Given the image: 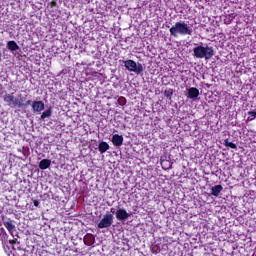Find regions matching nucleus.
Segmentation results:
<instances>
[{"instance_id": "obj_18", "label": "nucleus", "mask_w": 256, "mask_h": 256, "mask_svg": "<svg viewBox=\"0 0 256 256\" xmlns=\"http://www.w3.org/2000/svg\"><path fill=\"white\" fill-rule=\"evenodd\" d=\"M164 96L171 101V98L173 97V89L169 88L164 91Z\"/></svg>"}, {"instance_id": "obj_7", "label": "nucleus", "mask_w": 256, "mask_h": 256, "mask_svg": "<svg viewBox=\"0 0 256 256\" xmlns=\"http://www.w3.org/2000/svg\"><path fill=\"white\" fill-rule=\"evenodd\" d=\"M129 217H131V214H129V212H127V210H125L124 208L118 209L116 211V219L118 221H127Z\"/></svg>"}, {"instance_id": "obj_29", "label": "nucleus", "mask_w": 256, "mask_h": 256, "mask_svg": "<svg viewBox=\"0 0 256 256\" xmlns=\"http://www.w3.org/2000/svg\"><path fill=\"white\" fill-rule=\"evenodd\" d=\"M0 57H1V52H0Z\"/></svg>"}, {"instance_id": "obj_26", "label": "nucleus", "mask_w": 256, "mask_h": 256, "mask_svg": "<svg viewBox=\"0 0 256 256\" xmlns=\"http://www.w3.org/2000/svg\"><path fill=\"white\" fill-rule=\"evenodd\" d=\"M255 118H253V116L249 115V117L247 118V121H253Z\"/></svg>"}, {"instance_id": "obj_2", "label": "nucleus", "mask_w": 256, "mask_h": 256, "mask_svg": "<svg viewBox=\"0 0 256 256\" xmlns=\"http://www.w3.org/2000/svg\"><path fill=\"white\" fill-rule=\"evenodd\" d=\"M170 35L176 39L179 35H193V29L189 27V24L179 21L170 28Z\"/></svg>"}, {"instance_id": "obj_9", "label": "nucleus", "mask_w": 256, "mask_h": 256, "mask_svg": "<svg viewBox=\"0 0 256 256\" xmlns=\"http://www.w3.org/2000/svg\"><path fill=\"white\" fill-rule=\"evenodd\" d=\"M84 244L87 245V247H92V245H95V235L91 233H87L84 236Z\"/></svg>"}, {"instance_id": "obj_10", "label": "nucleus", "mask_w": 256, "mask_h": 256, "mask_svg": "<svg viewBox=\"0 0 256 256\" xmlns=\"http://www.w3.org/2000/svg\"><path fill=\"white\" fill-rule=\"evenodd\" d=\"M123 135H119V134H114L112 136V143L114 145V147H121V145H123Z\"/></svg>"}, {"instance_id": "obj_5", "label": "nucleus", "mask_w": 256, "mask_h": 256, "mask_svg": "<svg viewBox=\"0 0 256 256\" xmlns=\"http://www.w3.org/2000/svg\"><path fill=\"white\" fill-rule=\"evenodd\" d=\"M114 216L111 213H107L103 216L100 222L97 224L98 229H109L113 225Z\"/></svg>"}, {"instance_id": "obj_27", "label": "nucleus", "mask_w": 256, "mask_h": 256, "mask_svg": "<svg viewBox=\"0 0 256 256\" xmlns=\"http://www.w3.org/2000/svg\"><path fill=\"white\" fill-rule=\"evenodd\" d=\"M255 118H253V116L249 115V117L247 118V121H253Z\"/></svg>"}, {"instance_id": "obj_12", "label": "nucleus", "mask_w": 256, "mask_h": 256, "mask_svg": "<svg viewBox=\"0 0 256 256\" xmlns=\"http://www.w3.org/2000/svg\"><path fill=\"white\" fill-rule=\"evenodd\" d=\"M51 167V160L50 159H42L39 162V169L45 171V169H49Z\"/></svg>"}, {"instance_id": "obj_24", "label": "nucleus", "mask_w": 256, "mask_h": 256, "mask_svg": "<svg viewBox=\"0 0 256 256\" xmlns=\"http://www.w3.org/2000/svg\"><path fill=\"white\" fill-rule=\"evenodd\" d=\"M33 203H34V207H39V200H34Z\"/></svg>"}, {"instance_id": "obj_14", "label": "nucleus", "mask_w": 256, "mask_h": 256, "mask_svg": "<svg viewBox=\"0 0 256 256\" xmlns=\"http://www.w3.org/2000/svg\"><path fill=\"white\" fill-rule=\"evenodd\" d=\"M7 49L9 51H19V45L14 40H11L7 43Z\"/></svg>"}, {"instance_id": "obj_8", "label": "nucleus", "mask_w": 256, "mask_h": 256, "mask_svg": "<svg viewBox=\"0 0 256 256\" xmlns=\"http://www.w3.org/2000/svg\"><path fill=\"white\" fill-rule=\"evenodd\" d=\"M45 109V103L41 100L32 102V111L34 113H41Z\"/></svg>"}, {"instance_id": "obj_21", "label": "nucleus", "mask_w": 256, "mask_h": 256, "mask_svg": "<svg viewBox=\"0 0 256 256\" xmlns=\"http://www.w3.org/2000/svg\"><path fill=\"white\" fill-rule=\"evenodd\" d=\"M248 115H250V117H253V119H256V112L255 111H249Z\"/></svg>"}, {"instance_id": "obj_4", "label": "nucleus", "mask_w": 256, "mask_h": 256, "mask_svg": "<svg viewBox=\"0 0 256 256\" xmlns=\"http://www.w3.org/2000/svg\"><path fill=\"white\" fill-rule=\"evenodd\" d=\"M124 67L130 71V73H136V75H141L143 73L144 68L143 64L135 62V60H125Z\"/></svg>"}, {"instance_id": "obj_19", "label": "nucleus", "mask_w": 256, "mask_h": 256, "mask_svg": "<svg viewBox=\"0 0 256 256\" xmlns=\"http://www.w3.org/2000/svg\"><path fill=\"white\" fill-rule=\"evenodd\" d=\"M118 103H119V105H121L123 107V106L127 105V99L123 96H120L118 98Z\"/></svg>"}, {"instance_id": "obj_25", "label": "nucleus", "mask_w": 256, "mask_h": 256, "mask_svg": "<svg viewBox=\"0 0 256 256\" xmlns=\"http://www.w3.org/2000/svg\"><path fill=\"white\" fill-rule=\"evenodd\" d=\"M31 103H32L31 100L26 101V103H24V107H27L28 105H31Z\"/></svg>"}, {"instance_id": "obj_22", "label": "nucleus", "mask_w": 256, "mask_h": 256, "mask_svg": "<svg viewBox=\"0 0 256 256\" xmlns=\"http://www.w3.org/2000/svg\"><path fill=\"white\" fill-rule=\"evenodd\" d=\"M50 7H57V1H55V0L51 1Z\"/></svg>"}, {"instance_id": "obj_3", "label": "nucleus", "mask_w": 256, "mask_h": 256, "mask_svg": "<svg viewBox=\"0 0 256 256\" xmlns=\"http://www.w3.org/2000/svg\"><path fill=\"white\" fill-rule=\"evenodd\" d=\"M3 101L9 106L13 105V107L18 108L25 107V101L21 98H16L13 93H6L5 95H3Z\"/></svg>"}, {"instance_id": "obj_15", "label": "nucleus", "mask_w": 256, "mask_h": 256, "mask_svg": "<svg viewBox=\"0 0 256 256\" xmlns=\"http://www.w3.org/2000/svg\"><path fill=\"white\" fill-rule=\"evenodd\" d=\"M98 150L100 153H107V151H109V144L107 142H100Z\"/></svg>"}, {"instance_id": "obj_17", "label": "nucleus", "mask_w": 256, "mask_h": 256, "mask_svg": "<svg viewBox=\"0 0 256 256\" xmlns=\"http://www.w3.org/2000/svg\"><path fill=\"white\" fill-rule=\"evenodd\" d=\"M225 147H230V149H237V144L229 142V139L224 140Z\"/></svg>"}, {"instance_id": "obj_11", "label": "nucleus", "mask_w": 256, "mask_h": 256, "mask_svg": "<svg viewBox=\"0 0 256 256\" xmlns=\"http://www.w3.org/2000/svg\"><path fill=\"white\" fill-rule=\"evenodd\" d=\"M197 97H199V89L195 88V87H191L188 89V99H193V101H195V99H197Z\"/></svg>"}, {"instance_id": "obj_6", "label": "nucleus", "mask_w": 256, "mask_h": 256, "mask_svg": "<svg viewBox=\"0 0 256 256\" xmlns=\"http://www.w3.org/2000/svg\"><path fill=\"white\" fill-rule=\"evenodd\" d=\"M2 223L7 229L8 233H10L12 237H15L14 233L17 231L15 227V221L11 220V218H3Z\"/></svg>"}, {"instance_id": "obj_1", "label": "nucleus", "mask_w": 256, "mask_h": 256, "mask_svg": "<svg viewBox=\"0 0 256 256\" xmlns=\"http://www.w3.org/2000/svg\"><path fill=\"white\" fill-rule=\"evenodd\" d=\"M193 55L196 59H205V61H209V59H213L215 56V49H213V46L199 45L193 48Z\"/></svg>"}, {"instance_id": "obj_16", "label": "nucleus", "mask_w": 256, "mask_h": 256, "mask_svg": "<svg viewBox=\"0 0 256 256\" xmlns=\"http://www.w3.org/2000/svg\"><path fill=\"white\" fill-rule=\"evenodd\" d=\"M53 113V110L50 108H48L47 110H45L42 115H41V119L44 121V119H47L48 117H51Z\"/></svg>"}, {"instance_id": "obj_20", "label": "nucleus", "mask_w": 256, "mask_h": 256, "mask_svg": "<svg viewBox=\"0 0 256 256\" xmlns=\"http://www.w3.org/2000/svg\"><path fill=\"white\" fill-rule=\"evenodd\" d=\"M0 237H2V239H7V237H9V235H7V231H5V228H0Z\"/></svg>"}, {"instance_id": "obj_28", "label": "nucleus", "mask_w": 256, "mask_h": 256, "mask_svg": "<svg viewBox=\"0 0 256 256\" xmlns=\"http://www.w3.org/2000/svg\"><path fill=\"white\" fill-rule=\"evenodd\" d=\"M111 213H115V208H111Z\"/></svg>"}, {"instance_id": "obj_23", "label": "nucleus", "mask_w": 256, "mask_h": 256, "mask_svg": "<svg viewBox=\"0 0 256 256\" xmlns=\"http://www.w3.org/2000/svg\"><path fill=\"white\" fill-rule=\"evenodd\" d=\"M10 245H15L17 243V239H12L9 241Z\"/></svg>"}, {"instance_id": "obj_13", "label": "nucleus", "mask_w": 256, "mask_h": 256, "mask_svg": "<svg viewBox=\"0 0 256 256\" xmlns=\"http://www.w3.org/2000/svg\"><path fill=\"white\" fill-rule=\"evenodd\" d=\"M221 191H223L221 184L215 185L211 188V195L213 197H219V195H221Z\"/></svg>"}]
</instances>
